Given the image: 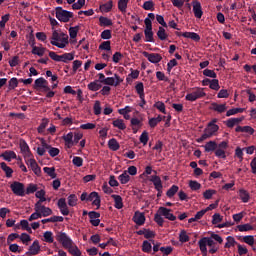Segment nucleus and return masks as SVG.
Instances as JSON below:
<instances>
[{"label":"nucleus","mask_w":256,"mask_h":256,"mask_svg":"<svg viewBox=\"0 0 256 256\" xmlns=\"http://www.w3.org/2000/svg\"><path fill=\"white\" fill-rule=\"evenodd\" d=\"M112 199H114L115 209H123V198L119 195L112 194Z\"/></svg>","instance_id":"nucleus-39"},{"label":"nucleus","mask_w":256,"mask_h":256,"mask_svg":"<svg viewBox=\"0 0 256 256\" xmlns=\"http://www.w3.org/2000/svg\"><path fill=\"white\" fill-rule=\"evenodd\" d=\"M123 83V78L119 74H114L112 77H106L105 85H110L111 87H119V84Z\"/></svg>","instance_id":"nucleus-13"},{"label":"nucleus","mask_w":256,"mask_h":256,"mask_svg":"<svg viewBox=\"0 0 256 256\" xmlns=\"http://www.w3.org/2000/svg\"><path fill=\"white\" fill-rule=\"evenodd\" d=\"M239 198L241 199L242 203H249L251 199V195L249 192L243 188L239 189L238 191Z\"/></svg>","instance_id":"nucleus-30"},{"label":"nucleus","mask_w":256,"mask_h":256,"mask_svg":"<svg viewBox=\"0 0 256 256\" xmlns=\"http://www.w3.org/2000/svg\"><path fill=\"white\" fill-rule=\"evenodd\" d=\"M216 123L217 118H214L208 123V125L204 129V133L201 135L200 138L197 139V143H203V141L211 139V137H215V135H217V131H219V125H217Z\"/></svg>","instance_id":"nucleus-2"},{"label":"nucleus","mask_w":256,"mask_h":256,"mask_svg":"<svg viewBox=\"0 0 256 256\" xmlns=\"http://www.w3.org/2000/svg\"><path fill=\"white\" fill-rule=\"evenodd\" d=\"M33 193H37V184L30 183L25 190V195H31Z\"/></svg>","instance_id":"nucleus-56"},{"label":"nucleus","mask_w":256,"mask_h":256,"mask_svg":"<svg viewBox=\"0 0 256 256\" xmlns=\"http://www.w3.org/2000/svg\"><path fill=\"white\" fill-rule=\"evenodd\" d=\"M20 151L24 157V159H27L29 157H33V154L31 153V149L29 148V144L25 140H20Z\"/></svg>","instance_id":"nucleus-15"},{"label":"nucleus","mask_w":256,"mask_h":256,"mask_svg":"<svg viewBox=\"0 0 256 256\" xmlns=\"http://www.w3.org/2000/svg\"><path fill=\"white\" fill-rule=\"evenodd\" d=\"M19 86V80L16 77H13L8 82V89L13 91V89H17Z\"/></svg>","instance_id":"nucleus-51"},{"label":"nucleus","mask_w":256,"mask_h":256,"mask_svg":"<svg viewBox=\"0 0 256 256\" xmlns=\"http://www.w3.org/2000/svg\"><path fill=\"white\" fill-rule=\"evenodd\" d=\"M139 141L143 145H147V143H149V132L143 131L142 134L140 135Z\"/></svg>","instance_id":"nucleus-61"},{"label":"nucleus","mask_w":256,"mask_h":256,"mask_svg":"<svg viewBox=\"0 0 256 256\" xmlns=\"http://www.w3.org/2000/svg\"><path fill=\"white\" fill-rule=\"evenodd\" d=\"M64 145L67 149H71L73 146L77 145L81 139H83V133L81 132H68L62 136Z\"/></svg>","instance_id":"nucleus-3"},{"label":"nucleus","mask_w":256,"mask_h":256,"mask_svg":"<svg viewBox=\"0 0 256 256\" xmlns=\"http://www.w3.org/2000/svg\"><path fill=\"white\" fill-rule=\"evenodd\" d=\"M34 211H38L41 217H49V215H53V210L41 202H36L34 205Z\"/></svg>","instance_id":"nucleus-10"},{"label":"nucleus","mask_w":256,"mask_h":256,"mask_svg":"<svg viewBox=\"0 0 256 256\" xmlns=\"http://www.w3.org/2000/svg\"><path fill=\"white\" fill-rule=\"evenodd\" d=\"M154 107L160 111V113H163L164 115H167V109L165 108V103L158 101L154 104Z\"/></svg>","instance_id":"nucleus-59"},{"label":"nucleus","mask_w":256,"mask_h":256,"mask_svg":"<svg viewBox=\"0 0 256 256\" xmlns=\"http://www.w3.org/2000/svg\"><path fill=\"white\" fill-rule=\"evenodd\" d=\"M10 189L12 193L17 197H25V184L18 181H14L10 185Z\"/></svg>","instance_id":"nucleus-8"},{"label":"nucleus","mask_w":256,"mask_h":256,"mask_svg":"<svg viewBox=\"0 0 256 256\" xmlns=\"http://www.w3.org/2000/svg\"><path fill=\"white\" fill-rule=\"evenodd\" d=\"M236 133H246V135H254L255 129L251 126H237L235 128Z\"/></svg>","instance_id":"nucleus-27"},{"label":"nucleus","mask_w":256,"mask_h":256,"mask_svg":"<svg viewBox=\"0 0 256 256\" xmlns=\"http://www.w3.org/2000/svg\"><path fill=\"white\" fill-rule=\"evenodd\" d=\"M48 125H49V119L43 118L40 125L37 128L38 133H45V129H47Z\"/></svg>","instance_id":"nucleus-46"},{"label":"nucleus","mask_w":256,"mask_h":256,"mask_svg":"<svg viewBox=\"0 0 256 256\" xmlns=\"http://www.w3.org/2000/svg\"><path fill=\"white\" fill-rule=\"evenodd\" d=\"M1 157L4 159V161L11 162L12 159H17V154L15 151L7 150L1 155Z\"/></svg>","instance_id":"nucleus-36"},{"label":"nucleus","mask_w":256,"mask_h":256,"mask_svg":"<svg viewBox=\"0 0 256 256\" xmlns=\"http://www.w3.org/2000/svg\"><path fill=\"white\" fill-rule=\"evenodd\" d=\"M68 250V253H70V255L73 256H81V250L79 249V247L75 244V242H73L70 246H68L66 248Z\"/></svg>","instance_id":"nucleus-32"},{"label":"nucleus","mask_w":256,"mask_h":256,"mask_svg":"<svg viewBox=\"0 0 256 256\" xmlns=\"http://www.w3.org/2000/svg\"><path fill=\"white\" fill-rule=\"evenodd\" d=\"M227 147H229V143L227 141H222L219 144H217L215 156L218 157V159H227Z\"/></svg>","instance_id":"nucleus-9"},{"label":"nucleus","mask_w":256,"mask_h":256,"mask_svg":"<svg viewBox=\"0 0 256 256\" xmlns=\"http://www.w3.org/2000/svg\"><path fill=\"white\" fill-rule=\"evenodd\" d=\"M25 163L30 167L33 173L37 175V177H41V167H39V164H37V161L33 156L25 158Z\"/></svg>","instance_id":"nucleus-11"},{"label":"nucleus","mask_w":256,"mask_h":256,"mask_svg":"<svg viewBox=\"0 0 256 256\" xmlns=\"http://www.w3.org/2000/svg\"><path fill=\"white\" fill-rule=\"evenodd\" d=\"M73 17V12L64 10L62 7H56V19L62 23H69Z\"/></svg>","instance_id":"nucleus-7"},{"label":"nucleus","mask_w":256,"mask_h":256,"mask_svg":"<svg viewBox=\"0 0 256 256\" xmlns=\"http://www.w3.org/2000/svg\"><path fill=\"white\" fill-rule=\"evenodd\" d=\"M217 149V142L211 140L209 142H207L205 145H204V151L206 153H211L213 151H216Z\"/></svg>","instance_id":"nucleus-38"},{"label":"nucleus","mask_w":256,"mask_h":256,"mask_svg":"<svg viewBox=\"0 0 256 256\" xmlns=\"http://www.w3.org/2000/svg\"><path fill=\"white\" fill-rule=\"evenodd\" d=\"M178 37H184L185 39H192V41H195L196 43H199L201 41V36L195 32H183V33H177Z\"/></svg>","instance_id":"nucleus-22"},{"label":"nucleus","mask_w":256,"mask_h":256,"mask_svg":"<svg viewBox=\"0 0 256 256\" xmlns=\"http://www.w3.org/2000/svg\"><path fill=\"white\" fill-rule=\"evenodd\" d=\"M50 43L58 49H65L69 45V35L62 32L61 29L53 30L52 36L50 37Z\"/></svg>","instance_id":"nucleus-1"},{"label":"nucleus","mask_w":256,"mask_h":256,"mask_svg":"<svg viewBox=\"0 0 256 256\" xmlns=\"http://www.w3.org/2000/svg\"><path fill=\"white\" fill-rule=\"evenodd\" d=\"M163 119H165V116H161V115H158L157 117H154V118H150L148 120V125L149 127H151V129H155V126L159 125V123H161Z\"/></svg>","instance_id":"nucleus-33"},{"label":"nucleus","mask_w":256,"mask_h":256,"mask_svg":"<svg viewBox=\"0 0 256 256\" xmlns=\"http://www.w3.org/2000/svg\"><path fill=\"white\" fill-rule=\"evenodd\" d=\"M88 216L90 218L91 225H93V227H99V223H101L99 217H101V214L99 212L91 211L88 213Z\"/></svg>","instance_id":"nucleus-24"},{"label":"nucleus","mask_w":256,"mask_h":256,"mask_svg":"<svg viewBox=\"0 0 256 256\" xmlns=\"http://www.w3.org/2000/svg\"><path fill=\"white\" fill-rule=\"evenodd\" d=\"M88 201H90L92 205H95L97 209L101 207V196H99V193L97 192H91L88 195Z\"/></svg>","instance_id":"nucleus-21"},{"label":"nucleus","mask_w":256,"mask_h":256,"mask_svg":"<svg viewBox=\"0 0 256 256\" xmlns=\"http://www.w3.org/2000/svg\"><path fill=\"white\" fill-rule=\"evenodd\" d=\"M45 195H46L45 189H41L38 191L36 190L35 197L39 199L37 203H45V201H47V198L45 197Z\"/></svg>","instance_id":"nucleus-42"},{"label":"nucleus","mask_w":256,"mask_h":256,"mask_svg":"<svg viewBox=\"0 0 256 256\" xmlns=\"http://www.w3.org/2000/svg\"><path fill=\"white\" fill-rule=\"evenodd\" d=\"M237 229L238 231H240V233H245L246 231H253L255 227H253V225H251L250 223H246L238 225Z\"/></svg>","instance_id":"nucleus-45"},{"label":"nucleus","mask_w":256,"mask_h":256,"mask_svg":"<svg viewBox=\"0 0 256 256\" xmlns=\"http://www.w3.org/2000/svg\"><path fill=\"white\" fill-rule=\"evenodd\" d=\"M207 93H205V89L202 87H194L192 88V92L185 95L186 101H197V99H203L206 97Z\"/></svg>","instance_id":"nucleus-5"},{"label":"nucleus","mask_w":256,"mask_h":256,"mask_svg":"<svg viewBox=\"0 0 256 256\" xmlns=\"http://www.w3.org/2000/svg\"><path fill=\"white\" fill-rule=\"evenodd\" d=\"M0 167H1L2 171H4L7 179H11V177H13V169L11 167H9L7 165V163L1 162Z\"/></svg>","instance_id":"nucleus-34"},{"label":"nucleus","mask_w":256,"mask_h":256,"mask_svg":"<svg viewBox=\"0 0 256 256\" xmlns=\"http://www.w3.org/2000/svg\"><path fill=\"white\" fill-rule=\"evenodd\" d=\"M56 241L62 245L64 249H67L70 245H73V239L71 236L63 231H59L55 235Z\"/></svg>","instance_id":"nucleus-6"},{"label":"nucleus","mask_w":256,"mask_h":256,"mask_svg":"<svg viewBox=\"0 0 256 256\" xmlns=\"http://www.w3.org/2000/svg\"><path fill=\"white\" fill-rule=\"evenodd\" d=\"M67 199H68V205H69V207H75V206H77V201H78L77 195H75V194H70Z\"/></svg>","instance_id":"nucleus-60"},{"label":"nucleus","mask_w":256,"mask_h":256,"mask_svg":"<svg viewBox=\"0 0 256 256\" xmlns=\"http://www.w3.org/2000/svg\"><path fill=\"white\" fill-rule=\"evenodd\" d=\"M48 55L50 59H52V61H56V63H69V61H73V59H75V54L73 53H64L59 55L53 51H50Z\"/></svg>","instance_id":"nucleus-4"},{"label":"nucleus","mask_w":256,"mask_h":256,"mask_svg":"<svg viewBox=\"0 0 256 256\" xmlns=\"http://www.w3.org/2000/svg\"><path fill=\"white\" fill-rule=\"evenodd\" d=\"M210 109L216 111V113H225L227 111V103L218 104L217 102H213Z\"/></svg>","instance_id":"nucleus-26"},{"label":"nucleus","mask_w":256,"mask_h":256,"mask_svg":"<svg viewBox=\"0 0 256 256\" xmlns=\"http://www.w3.org/2000/svg\"><path fill=\"white\" fill-rule=\"evenodd\" d=\"M129 4V0H119L118 1V9L121 13H127V5Z\"/></svg>","instance_id":"nucleus-50"},{"label":"nucleus","mask_w":256,"mask_h":256,"mask_svg":"<svg viewBox=\"0 0 256 256\" xmlns=\"http://www.w3.org/2000/svg\"><path fill=\"white\" fill-rule=\"evenodd\" d=\"M57 207L61 215H69V206H67V200L65 198H60L57 202Z\"/></svg>","instance_id":"nucleus-16"},{"label":"nucleus","mask_w":256,"mask_h":256,"mask_svg":"<svg viewBox=\"0 0 256 256\" xmlns=\"http://www.w3.org/2000/svg\"><path fill=\"white\" fill-rule=\"evenodd\" d=\"M43 241H45V243H54V245H57V242H55V238L53 237V232L51 231L43 233Z\"/></svg>","instance_id":"nucleus-40"},{"label":"nucleus","mask_w":256,"mask_h":256,"mask_svg":"<svg viewBox=\"0 0 256 256\" xmlns=\"http://www.w3.org/2000/svg\"><path fill=\"white\" fill-rule=\"evenodd\" d=\"M132 220L136 225H145V214L137 211L134 213Z\"/></svg>","instance_id":"nucleus-28"},{"label":"nucleus","mask_w":256,"mask_h":256,"mask_svg":"<svg viewBox=\"0 0 256 256\" xmlns=\"http://www.w3.org/2000/svg\"><path fill=\"white\" fill-rule=\"evenodd\" d=\"M201 253H207V247H213L215 245V241L213 238L204 237L198 242Z\"/></svg>","instance_id":"nucleus-12"},{"label":"nucleus","mask_w":256,"mask_h":256,"mask_svg":"<svg viewBox=\"0 0 256 256\" xmlns=\"http://www.w3.org/2000/svg\"><path fill=\"white\" fill-rule=\"evenodd\" d=\"M144 35H145L146 43H153V41H154V39H153V29L144 30Z\"/></svg>","instance_id":"nucleus-57"},{"label":"nucleus","mask_w":256,"mask_h":256,"mask_svg":"<svg viewBox=\"0 0 256 256\" xmlns=\"http://www.w3.org/2000/svg\"><path fill=\"white\" fill-rule=\"evenodd\" d=\"M157 37L160 39V41H165V39H167V32H165V28L161 26L159 27Z\"/></svg>","instance_id":"nucleus-62"},{"label":"nucleus","mask_w":256,"mask_h":256,"mask_svg":"<svg viewBox=\"0 0 256 256\" xmlns=\"http://www.w3.org/2000/svg\"><path fill=\"white\" fill-rule=\"evenodd\" d=\"M47 149H50V145L47 144V142H45V140L42 141V146H39L37 148V154L40 157H43V155H45V151H47Z\"/></svg>","instance_id":"nucleus-43"},{"label":"nucleus","mask_w":256,"mask_h":256,"mask_svg":"<svg viewBox=\"0 0 256 256\" xmlns=\"http://www.w3.org/2000/svg\"><path fill=\"white\" fill-rule=\"evenodd\" d=\"M32 47V55H37L38 57H43V55H45V51H47V49L45 47H43V45L40 44V46H36L35 42H33L31 44Z\"/></svg>","instance_id":"nucleus-25"},{"label":"nucleus","mask_w":256,"mask_h":256,"mask_svg":"<svg viewBox=\"0 0 256 256\" xmlns=\"http://www.w3.org/2000/svg\"><path fill=\"white\" fill-rule=\"evenodd\" d=\"M160 215H162V217H165V219H168V221H176L177 216H174L173 213H171V209L166 208V207H160L158 209Z\"/></svg>","instance_id":"nucleus-17"},{"label":"nucleus","mask_w":256,"mask_h":256,"mask_svg":"<svg viewBox=\"0 0 256 256\" xmlns=\"http://www.w3.org/2000/svg\"><path fill=\"white\" fill-rule=\"evenodd\" d=\"M245 121V116H241L239 118H229L226 120L225 125L228 129H233L236 125H239Z\"/></svg>","instance_id":"nucleus-20"},{"label":"nucleus","mask_w":256,"mask_h":256,"mask_svg":"<svg viewBox=\"0 0 256 256\" xmlns=\"http://www.w3.org/2000/svg\"><path fill=\"white\" fill-rule=\"evenodd\" d=\"M34 87L38 89H45L46 91H49V87H47V80L45 78L40 77L37 78L34 82Z\"/></svg>","instance_id":"nucleus-29"},{"label":"nucleus","mask_w":256,"mask_h":256,"mask_svg":"<svg viewBox=\"0 0 256 256\" xmlns=\"http://www.w3.org/2000/svg\"><path fill=\"white\" fill-rule=\"evenodd\" d=\"M135 89L140 99H143V97L145 96V87L143 86V82H139L138 84H136Z\"/></svg>","instance_id":"nucleus-48"},{"label":"nucleus","mask_w":256,"mask_h":256,"mask_svg":"<svg viewBox=\"0 0 256 256\" xmlns=\"http://www.w3.org/2000/svg\"><path fill=\"white\" fill-rule=\"evenodd\" d=\"M192 6L194 17H196V19H201L203 17V8L201 7V2L193 1Z\"/></svg>","instance_id":"nucleus-19"},{"label":"nucleus","mask_w":256,"mask_h":256,"mask_svg":"<svg viewBox=\"0 0 256 256\" xmlns=\"http://www.w3.org/2000/svg\"><path fill=\"white\" fill-rule=\"evenodd\" d=\"M179 191V186L172 185L169 190L166 192L167 197L171 199L172 197H175V194Z\"/></svg>","instance_id":"nucleus-53"},{"label":"nucleus","mask_w":256,"mask_h":256,"mask_svg":"<svg viewBox=\"0 0 256 256\" xmlns=\"http://www.w3.org/2000/svg\"><path fill=\"white\" fill-rule=\"evenodd\" d=\"M89 91H99L101 89V84L98 80H94L88 84Z\"/></svg>","instance_id":"nucleus-52"},{"label":"nucleus","mask_w":256,"mask_h":256,"mask_svg":"<svg viewBox=\"0 0 256 256\" xmlns=\"http://www.w3.org/2000/svg\"><path fill=\"white\" fill-rule=\"evenodd\" d=\"M130 123L132 126L133 133H137V131H139V129L143 127V122H141L139 118H131Z\"/></svg>","instance_id":"nucleus-31"},{"label":"nucleus","mask_w":256,"mask_h":256,"mask_svg":"<svg viewBox=\"0 0 256 256\" xmlns=\"http://www.w3.org/2000/svg\"><path fill=\"white\" fill-rule=\"evenodd\" d=\"M99 50L100 51H108L111 53V41H104L99 45Z\"/></svg>","instance_id":"nucleus-54"},{"label":"nucleus","mask_w":256,"mask_h":256,"mask_svg":"<svg viewBox=\"0 0 256 256\" xmlns=\"http://www.w3.org/2000/svg\"><path fill=\"white\" fill-rule=\"evenodd\" d=\"M108 147L111 151H119L121 145L117 142V139L112 138L108 141Z\"/></svg>","instance_id":"nucleus-41"},{"label":"nucleus","mask_w":256,"mask_h":256,"mask_svg":"<svg viewBox=\"0 0 256 256\" xmlns=\"http://www.w3.org/2000/svg\"><path fill=\"white\" fill-rule=\"evenodd\" d=\"M113 127L119 129L120 131H125L127 129V125H125V120L123 119H116L112 122Z\"/></svg>","instance_id":"nucleus-37"},{"label":"nucleus","mask_w":256,"mask_h":256,"mask_svg":"<svg viewBox=\"0 0 256 256\" xmlns=\"http://www.w3.org/2000/svg\"><path fill=\"white\" fill-rule=\"evenodd\" d=\"M39 253H41V244L39 243V240H35L28 248L26 255H39Z\"/></svg>","instance_id":"nucleus-18"},{"label":"nucleus","mask_w":256,"mask_h":256,"mask_svg":"<svg viewBox=\"0 0 256 256\" xmlns=\"http://www.w3.org/2000/svg\"><path fill=\"white\" fill-rule=\"evenodd\" d=\"M19 239L23 243V245H29V242L31 241V236L27 233H22L19 236Z\"/></svg>","instance_id":"nucleus-63"},{"label":"nucleus","mask_w":256,"mask_h":256,"mask_svg":"<svg viewBox=\"0 0 256 256\" xmlns=\"http://www.w3.org/2000/svg\"><path fill=\"white\" fill-rule=\"evenodd\" d=\"M99 21H100L101 27H111V25H113V21L104 16H100Z\"/></svg>","instance_id":"nucleus-47"},{"label":"nucleus","mask_w":256,"mask_h":256,"mask_svg":"<svg viewBox=\"0 0 256 256\" xmlns=\"http://www.w3.org/2000/svg\"><path fill=\"white\" fill-rule=\"evenodd\" d=\"M111 9H113V2L109 1L105 4H102L100 6V10L102 11V13H109V11H111Z\"/></svg>","instance_id":"nucleus-55"},{"label":"nucleus","mask_w":256,"mask_h":256,"mask_svg":"<svg viewBox=\"0 0 256 256\" xmlns=\"http://www.w3.org/2000/svg\"><path fill=\"white\" fill-rule=\"evenodd\" d=\"M210 89H212L213 91H219V89H221V86L219 85V80L216 78H213L210 82Z\"/></svg>","instance_id":"nucleus-64"},{"label":"nucleus","mask_w":256,"mask_h":256,"mask_svg":"<svg viewBox=\"0 0 256 256\" xmlns=\"http://www.w3.org/2000/svg\"><path fill=\"white\" fill-rule=\"evenodd\" d=\"M150 181L151 183H153L156 191H158V193H161V191H163V182L161 181V177L157 176V175H152L150 177Z\"/></svg>","instance_id":"nucleus-23"},{"label":"nucleus","mask_w":256,"mask_h":256,"mask_svg":"<svg viewBox=\"0 0 256 256\" xmlns=\"http://www.w3.org/2000/svg\"><path fill=\"white\" fill-rule=\"evenodd\" d=\"M43 171L51 179H57V173L55 172V167H44Z\"/></svg>","instance_id":"nucleus-44"},{"label":"nucleus","mask_w":256,"mask_h":256,"mask_svg":"<svg viewBox=\"0 0 256 256\" xmlns=\"http://www.w3.org/2000/svg\"><path fill=\"white\" fill-rule=\"evenodd\" d=\"M20 226L22 231H28V233H33V230L31 229V226H29V221L27 220H21Z\"/></svg>","instance_id":"nucleus-58"},{"label":"nucleus","mask_w":256,"mask_h":256,"mask_svg":"<svg viewBox=\"0 0 256 256\" xmlns=\"http://www.w3.org/2000/svg\"><path fill=\"white\" fill-rule=\"evenodd\" d=\"M154 221L159 225V227H163V223H165V219H163V214L159 212V210L154 215Z\"/></svg>","instance_id":"nucleus-49"},{"label":"nucleus","mask_w":256,"mask_h":256,"mask_svg":"<svg viewBox=\"0 0 256 256\" xmlns=\"http://www.w3.org/2000/svg\"><path fill=\"white\" fill-rule=\"evenodd\" d=\"M142 55H144L146 59H148V61L150 63H153L154 65L157 63H161V60L163 59L161 54L158 53L143 52Z\"/></svg>","instance_id":"nucleus-14"},{"label":"nucleus","mask_w":256,"mask_h":256,"mask_svg":"<svg viewBox=\"0 0 256 256\" xmlns=\"http://www.w3.org/2000/svg\"><path fill=\"white\" fill-rule=\"evenodd\" d=\"M118 181L121 183V185H127V183L131 181V176L129 175L127 170H125L122 174L118 176Z\"/></svg>","instance_id":"nucleus-35"}]
</instances>
